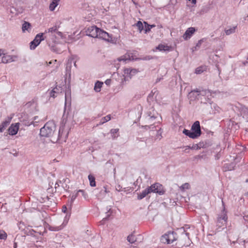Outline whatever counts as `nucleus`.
Returning a JSON list of instances; mask_svg holds the SVG:
<instances>
[{"label":"nucleus","mask_w":248,"mask_h":248,"mask_svg":"<svg viewBox=\"0 0 248 248\" xmlns=\"http://www.w3.org/2000/svg\"><path fill=\"white\" fill-rule=\"evenodd\" d=\"M56 130V125L53 121H48L40 129V135L41 137H50L53 136Z\"/></svg>","instance_id":"nucleus-1"},{"label":"nucleus","mask_w":248,"mask_h":248,"mask_svg":"<svg viewBox=\"0 0 248 248\" xmlns=\"http://www.w3.org/2000/svg\"><path fill=\"white\" fill-rule=\"evenodd\" d=\"M222 202L223 209L221 213L220 214L218 215L216 220V230H217L218 231H220L219 229L221 227H226V222L228 219L227 211L225 210L224 203L223 201H222Z\"/></svg>","instance_id":"nucleus-2"},{"label":"nucleus","mask_w":248,"mask_h":248,"mask_svg":"<svg viewBox=\"0 0 248 248\" xmlns=\"http://www.w3.org/2000/svg\"><path fill=\"white\" fill-rule=\"evenodd\" d=\"M177 239V233L173 231H169L161 237L160 241L164 244H171L176 241Z\"/></svg>","instance_id":"nucleus-3"},{"label":"nucleus","mask_w":248,"mask_h":248,"mask_svg":"<svg viewBox=\"0 0 248 248\" xmlns=\"http://www.w3.org/2000/svg\"><path fill=\"white\" fill-rule=\"evenodd\" d=\"M195 93H197V95H198V97H199L198 98V99H200L202 100V97L207 96L208 99L209 100L210 99L209 97H211L212 96L211 93L210 92V91L209 90H205L200 91L198 89H196V90H194L192 91L188 94L189 97L191 100H194L196 96H193L192 95H193V94H194Z\"/></svg>","instance_id":"nucleus-4"},{"label":"nucleus","mask_w":248,"mask_h":248,"mask_svg":"<svg viewBox=\"0 0 248 248\" xmlns=\"http://www.w3.org/2000/svg\"><path fill=\"white\" fill-rule=\"evenodd\" d=\"M150 188L151 189V191L152 190V192L156 193L159 195H162L165 193V190L163 186L158 183H155L152 185L150 186Z\"/></svg>","instance_id":"nucleus-5"},{"label":"nucleus","mask_w":248,"mask_h":248,"mask_svg":"<svg viewBox=\"0 0 248 248\" xmlns=\"http://www.w3.org/2000/svg\"><path fill=\"white\" fill-rule=\"evenodd\" d=\"M43 35V33H39L36 35L34 40L30 43L31 49H34L42 41L45 40Z\"/></svg>","instance_id":"nucleus-6"},{"label":"nucleus","mask_w":248,"mask_h":248,"mask_svg":"<svg viewBox=\"0 0 248 248\" xmlns=\"http://www.w3.org/2000/svg\"><path fill=\"white\" fill-rule=\"evenodd\" d=\"M100 28L95 26H91L87 29L86 32L88 36L93 38H97Z\"/></svg>","instance_id":"nucleus-7"},{"label":"nucleus","mask_w":248,"mask_h":248,"mask_svg":"<svg viewBox=\"0 0 248 248\" xmlns=\"http://www.w3.org/2000/svg\"><path fill=\"white\" fill-rule=\"evenodd\" d=\"M191 131L193 132L197 138L201 135L202 131L200 124L198 121L195 122L192 124L191 126Z\"/></svg>","instance_id":"nucleus-8"},{"label":"nucleus","mask_w":248,"mask_h":248,"mask_svg":"<svg viewBox=\"0 0 248 248\" xmlns=\"http://www.w3.org/2000/svg\"><path fill=\"white\" fill-rule=\"evenodd\" d=\"M108 42H112L113 39L111 36L106 31L100 29L99 30L98 37Z\"/></svg>","instance_id":"nucleus-9"},{"label":"nucleus","mask_w":248,"mask_h":248,"mask_svg":"<svg viewBox=\"0 0 248 248\" xmlns=\"http://www.w3.org/2000/svg\"><path fill=\"white\" fill-rule=\"evenodd\" d=\"M68 132L64 130V125H62L60 127L58 140L66 141L68 137Z\"/></svg>","instance_id":"nucleus-10"},{"label":"nucleus","mask_w":248,"mask_h":248,"mask_svg":"<svg viewBox=\"0 0 248 248\" xmlns=\"http://www.w3.org/2000/svg\"><path fill=\"white\" fill-rule=\"evenodd\" d=\"M19 129V123H16L15 124H12L8 128L9 134L10 135L13 136L17 134Z\"/></svg>","instance_id":"nucleus-11"},{"label":"nucleus","mask_w":248,"mask_h":248,"mask_svg":"<svg viewBox=\"0 0 248 248\" xmlns=\"http://www.w3.org/2000/svg\"><path fill=\"white\" fill-rule=\"evenodd\" d=\"M148 120H155L158 116V113L153 108H151L147 112Z\"/></svg>","instance_id":"nucleus-12"},{"label":"nucleus","mask_w":248,"mask_h":248,"mask_svg":"<svg viewBox=\"0 0 248 248\" xmlns=\"http://www.w3.org/2000/svg\"><path fill=\"white\" fill-rule=\"evenodd\" d=\"M195 29L193 27L188 28L185 33L183 35V38L185 40H187L188 38H190L192 35L195 32Z\"/></svg>","instance_id":"nucleus-13"},{"label":"nucleus","mask_w":248,"mask_h":248,"mask_svg":"<svg viewBox=\"0 0 248 248\" xmlns=\"http://www.w3.org/2000/svg\"><path fill=\"white\" fill-rule=\"evenodd\" d=\"M151 193H152V190L151 191L150 186H148L146 188L143 190L141 193L138 194V199L139 200H140Z\"/></svg>","instance_id":"nucleus-14"},{"label":"nucleus","mask_w":248,"mask_h":248,"mask_svg":"<svg viewBox=\"0 0 248 248\" xmlns=\"http://www.w3.org/2000/svg\"><path fill=\"white\" fill-rule=\"evenodd\" d=\"M68 104H71V93L69 91V88L65 91V107Z\"/></svg>","instance_id":"nucleus-15"},{"label":"nucleus","mask_w":248,"mask_h":248,"mask_svg":"<svg viewBox=\"0 0 248 248\" xmlns=\"http://www.w3.org/2000/svg\"><path fill=\"white\" fill-rule=\"evenodd\" d=\"M108 192L107 188L104 186L100 191L99 193L97 194L96 196L98 199H102L106 196V194Z\"/></svg>","instance_id":"nucleus-16"},{"label":"nucleus","mask_w":248,"mask_h":248,"mask_svg":"<svg viewBox=\"0 0 248 248\" xmlns=\"http://www.w3.org/2000/svg\"><path fill=\"white\" fill-rule=\"evenodd\" d=\"M183 133L191 139H197V137L194 134L193 132H192V131L184 129V130L183 131Z\"/></svg>","instance_id":"nucleus-17"},{"label":"nucleus","mask_w":248,"mask_h":248,"mask_svg":"<svg viewBox=\"0 0 248 248\" xmlns=\"http://www.w3.org/2000/svg\"><path fill=\"white\" fill-rule=\"evenodd\" d=\"M13 56L11 55H4L1 59V62L2 63H6L13 62Z\"/></svg>","instance_id":"nucleus-18"},{"label":"nucleus","mask_w":248,"mask_h":248,"mask_svg":"<svg viewBox=\"0 0 248 248\" xmlns=\"http://www.w3.org/2000/svg\"><path fill=\"white\" fill-rule=\"evenodd\" d=\"M64 227L63 223L59 226H50L48 225V229L51 231H59L62 229Z\"/></svg>","instance_id":"nucleus-19"},{"label":"nucleus","mask_w":248,"mask_h":248,"mask_svg":"<svg viewBox=\"0 0 248 248\" xmlns=\"http://www.w3.org/2000/svg\"><path fill=\"white\" fill-rule=\"evenodd\" d=\"M45 34H46L44 38L45 39H46L47 41H48L49 40H52L53 42H54L55 41V35L53 33H51L50 32H47L45 33Z\"/></svg>","instance_id":"nucleus-20"},{"label":"nucleus","mask_w":248,"mask_h":248,"mask_svg":"<svg viewBox=\"0 0 248 248\" xmlns=\"http://www.w3.org/2000/svg\"><path fill=\"white\" fill-rule=\"evenodd\" d=\"M48 46L50 47L51 50L53 52H55L57 53H60L62 52V50L57 47V46L55 45H51L49 42H47Z\"/></svg>","instance_id":"nucleus-21"},{"label":"nucleus","mask_w":248,"mask_h":248,"mask_svg":"<svg viewBox=\"0 0 248 248\" xmlns=\"http://www.w3.org/2000/svg\"><path fill=\"white\" fill-rule=\"evenodd\" d=\"M31 24L28 22L25 21L22 25V31L25 32L26 31H27L28 32H29V30H31Z\"/></svg>","instance_id":"nucleus-22"},{"label":"nucleus","mask_w":248,"mask_h":248,"mask_svg":"<svg viewBox=\"0 0 248 248\" xmlns=\"http://www.w3.org/2000/svg\"><path fill=\"white\" fill-rule=\"evenodd\" d=\"M10 121H3L0 125V132H2L9 124Z\"/></svg>","instance_id":"nucleus-23"},{"label":"nucleus","mask_w":248,"mask_h":248,"mask_svg":"<svg viewBox=\"0 0 248 248\" xmlns=\"http://www.w3.org/2000/svg\"><path fill=\"white\" fill-rule=\"evenodd\" d=\"M60 0H53L52 2L49 5V10L51 11L54 10L56 7L58 5V2Z\"/></svg>","instance_id":"nucleus-24"},{"label":"nucleus","mask_w":248,"mask_h":248,"mask_svg":"<svg viewBox=\"0 0 248 248\" xmlns=\"http://www.w3.org/2000/svg\"><path fill=\"white\" fill-rule=\"evenodd\" d=\"M103 84V83L102 82H101L99 81H97L95 83V86L94 87V90L95 91V92H99L101 91V88Z\"/></svg>","instance_id":"nucleus-25"},{"label":"nucleus","mask_w":248,"mask_h":248,"mask_svg":"<svg viewBox=\"0 0 248 248\" xmlns=\"http://www.w3.org/2000/svg\"><path fill=\"white\" fill-rule=\"evenodd\" d=\"M127 240L130 243L133 244L137 241V238L133 233H131L127 237Z\"/></svg>","instance_id":"nucleus-26"},{"label":"nucleus","mask_w":248,"mask_h":248,"mask_svg":"<svg viewBox=\"0 0 248 248\" xmlns=\"http://www.w3.org/2000/svg\"><path fill=\"white\" fill-rule=\"evenodd\" d=\"M117 60L119 62L123 61L126 63V62L129 61L130 59L129 55L125 54L124 55H123V56L118 58Z\"/></svg>","instance_id":"nucleus-27"},{"label":"nucleus","mask_w":248,"mask_h":248,"mask_svg":"<svg viewBox=\"0 0 248 248\" xmlns=\"http://www.w3.org/2000/svg\"><path fill=\"white\" fill-rule=\"evenodd\" d=\"M79 192H81V193H84V191L83 190H79L76 193H74L73 194V195H72V196L71 197V200H70V204H72V203L74 202L75 200L77 198V197L78 196V194Z\"/></svg>","instance_id":"nucleus-28"},{"label":"nucleus","mask_w":248,"mask_h":248,"mask_svg":"<svg viewBox=\"0 0 248 248\" xmlns=\"http://www.w3.org/2000/svg\"><path fill=\"white\" fill-rule=\"evenodd\" d=\"M88 179L90 181V186H95L96 185L95 177L93 175L90 174L88 176Z\"/></svg>","instance_id":"nucleus-29"},{"label":"nucleus","mask_w":248,"mask_h":248,"mask_svg":"<svg viewBox=\"0 0 248 248\" xmlns=\"http://www.w3.org/2000/svg\"><path fill=\"white\" fill-rule=\"evenodd\" d=\"M237 28V26H234V27H233L232 28H230L228 30H226L225 31V33L227 35H230L232 33H233L235 32V30Z\"/></svg>","instance_id":"nucleus-30"},{"label":"nucleus","mask_w":248,"mask_h":248,"mask_svg":"<svg viewBox=\"0 0 248 248\" xmlns=\"http://www.w3.org/2000/svg\"><path fill=\"white\" fill-rule=\"evenodd\" d=\"M135 26L138 28L140 32H141L144 30L143 24L140 21H138Z\"/></svg>","instance_id":"nucleus-31"},{"label":"nucleus","mask_w":248,"mask_h":248,"mask_svg":"<svg viewBox=\"0 0 248 248\" xmlns=\"http://www.w3.org/2000/svg\"><path fill=\"white\" fill-rule=\"evenodd\" d=\"M156 49H158L160 51H166V50H169V46H165L162 44L159 45L157 47Z\"/></svg>","instance_id":"nucleus-32"},{"label":"nucleus","mask_w":248,"mask_h":248,"mask_svg":"<svg viewBox=\"0 0 248 248\" xmlns=\"http://www.w3.org/2000/svg\"><path fill=\"white\" fill-rule=\"evenodd\" d=\"M57 27L56 26H53L51 28H49L47 30H46L45 32L43 33L44 34H45V33L50 32L51 33L55 34V32L56 31V30L57 29Z\"/></svg>","instance_id":"nucleus-33"},{"label":"nucleus","mask_w":248,"mask_h":248,"mask_svg":"<svg viewBox=\"0 0 248 248\" xmlns=\"http://www.w3.org/2000/svg\"><path fill=\"white\" fill-rule=\"evenodd\" d=\"M119 130V129L118 128L112 129L110 130V133L111 134V136L113 139H115L116 137L118 136V135H116V134L118 133Z\"/></svg>","instance_id":"nucleus-34"},{"label":"nucleus","mask_w":248,"mask_h":248,"mask_svg":"<svg viewBox=\"0 0 248 248\" xmlns=\"http://www.w3.org/2000/svg\"><path fill=\"white\" fill-rule=\"evenodd\" d=\"M144 31L145 33H147L149 32L152 28V26H151V25H149L147 23V22L144 21Z\"/></svg>","instance_id":"nucleus-35"},{"label":"nucleus","mask_w":248,"mask_h":248,"mask_svg":"<svg viewBox=\"0 0 248 248\" xmlns=\"http://www.w3.org/2000/svg\"><path fill=\"white\" fill-rule=\"evenodd\" d=\"M209 9L210 8L207 5L203 6L200 12V14L201 15H202L204 13H207L209 11Z\"/></svg>","instance_id":"nucleus-36"},{"label":"nucleus","mask_w":248,"mask_h":248,"mask_svg":"<svg viewBox=\"0 0 248 248\" xmlns=\"http://www.w3.org/2000/svg\"><path fill=\"white\" fill-rule=\"evenodd\" d=\"M182 237L184 239H185L186 242V241H189V233L188 232H186L184 230V232L182 234Z\"/></svg>","instance_id":"nucleus-37"},{"label":"nucleus","mask_w":248,"mask_h":248,"mask_svg":"<svg viewBox=\"0 0 248 248\" xmlns=\"http://www.w3.org/2000/svg\"><path fill=\"white\" fill-rule=\"evenodd\" d=\"M7 237V233L3 230H0V240H6Z\"/></svg>","instance_id":"nucleus-38"},{"label":"nucleus","mask_w":248,"mask_h":248,"mask_svg":"<svg viewBox=\"0 0 248 248\" xmlns=\"http://www.w3.org/2000/svg\"><path fill=\"white\" fill-rule=\"evenodd\" d=\"M111 119V117H110V115H107L106 116L103 117L102 119V120L103 121H101L100 122V124H103L104 123L107 122H108V121H109Z\"/></svg>","instance_id":"nucleus-39"},{"label":"nucleus","mask_w":248,"mask_h":248,"mask_svg":"<svg viewBox=\"0 0 248 248\" xmlns=\"http://www.w3.org/2000/svg\"><path fill=\"white\" fill-rule=\"evenodd\" d=\"M205 69V68L204 67H199L197 68L195 70V73L197 74H200L202 73Z\"/></svg>","instance_id":"nucleus-40"},{"label":"nucleus","mask_w":248,"mask_h":248,"mask_svg":"<svg viewBox=\"0 0 248 248\" xmlns=\"http://www.w3.org/2000/svg\"><path fill=\"white\" fill-rule=\"evenodd\" d=\"M142 127L144 128L146 130H148L149 129H152L153 130L155 129L156 130V126H154L153 124H150V125H146L142 126Z\"/></svg>","instance_id":"nucleus-41"},{"label":"nucleus","mask_w":248,"mask_h":248,"mask_svg":"<svg viewBox=\"0 0 248 248\" xmlns=\"http://www.w3.org/2000/svg\"><path fill=\"white\" fill-rule=\"evenodd\" d=\"M189 149L198 150V149H200V148H199V146H198V144H196L193 145V146L191 147H190V146H186V150H189Z\"/></svg>","instance_id":"nucleus-42"},{"label":"nucleus","mask_w":248,"mask_h":248,"mask_svg":"<svg viewBox=\"0 0 248 248\" xmlns=\"http://www.w3.org/2000/svg\"><path fill=\"white\" fill-rule=\"evenodd\" d=\"M55 35L56 38H57L58 37H60L61 38H62V33L58 31V29L56 30V31L55 32Z\"/></svg>","instance_id":"nucleus-43"},{"label":"nucleus","mask_w":248,"mask_h":248,"mask_svg":"<svg viewBox=\"0 0 248 248\" xmlns=\"http://www.w3.org/2000/svg\"><path fill=\"white\" fill-rule=\"evenodd\" d=\"M189 184L188 183H185L183 184L181 186V189L184 190L185 189H189Z\"/></svg>","instance_id":"nucleus-44"},{"label":"nucleus","mask_w":248,"mask_h":248,"mask_svg":"<svg viewBox=\"0 0 248 248\" xmlns=\"http://www.w3.org/2000/svg\"><path fill=\"white\" fill-rule=\"evenodd\" d=\"M53 90H55V91H57V93H60L62 92V91L63 90V88L62 87H60V86L58 87L57 86H56V87L53 89Z\"/></svg>","instance_id":"nucleus-45"},{"label":"nucleus","mask_w":248,"mask_h":248,"mask_svg":"<svg viewBox=\"0 0 248 248\" xmlns=\"http://www.w3.org/2000/svg\"><path fill=\"white\" fill-rule=\"evenodd\" d=\"M204 38H202L201 40H200L197 43L196 45V46H195V49H196V48H200L203 42L204 41Z\"/></svg>","instance_id":"nucleus-46"},{"label":"nucleus","mask_w":248,"mask_h":248,"mask_svg":"<svg viewBox=\"0 0 248 248\" xmlns=\"http://www.w3.org/2000/svg\"><path fill=\"white\" fill-rule=\"evenodd\" d=\"M33 124L34 125V123H33V121H24V124L25 125H27V126H30L31 125V124Z\"/></svg>","instance_id":"nucleus-47"},{"label":"nucleus","mask_w":248,"mask_h":248,"mask_svg":"<svg viewBox=\"0 0 248 248\" xmlns=\"http://www.w3.org/2000/svg\"><path fill=\"white\" fill-rule=\"evenodd\" d=\"M57 91H55V90H52L50 93V96L53 98H55V97H56L57 95L55 94H58V93H57Z\"/></svg>","instance_id":"nucleus-48"},{"label":"nucleus","mask_w":248,"mask_h":248,"mask_svg":"<svg viewBox=\"0 0 248 248\" xmlns=\"http://www.w3.org/2000/svg\"><path fill=\"white\" fill-rule=\"evenodd\" d=\"M125 188H123L121 186H120V185L116 187V189L117 191H125Z\"/></svg>","instance_id":"nucleus-49"},{"label":"nucleus","mask_w":248,"mask_h":248,"mask_svg":"<svg viewBox=\"0 0 248 248\" xmlns=\"http://www.w3.org/2000/svg\"><path fill=\"white\" fill-rule=\"evenodd\" d=\"M162 133V129L161 128H160L159 130H157V133H156V137L160 136L161 137H162V136H161Z\"/></svg>","instance_id":"nucleus-50"},{"label":"nucleus","mask_w":248,"mask_h":248,"mask_svg":"<svg viewBox=\"0 0 248 248\" xmlns=\"http://www.w3.org/2000/svg\"><path fill=\"white\" fill-rule=\"evenodd\" d=\"M198 146H199L200 149H201V148H205L206 147L205 145L204 144V143L203 142H199V143H198Z\"/></svg>","instance_id":"nucleus-51"},{"label":"nucleus","mask_w":248,"mask_h":248,"mask_svg":"<svg viewBox=\"0 0 248 248\" xmlns=\"http://www.w3.org/2000/svg\"><path fill=\"white\" fill-rule=\"evenodd\" d=\"M111 80L110 79H108L105 81V83L107 85H109L111 83Z\"/></svg>","instance_id":"nucleus-52"},{"label":"nucleus","mask_w":248,"mask_h":248,"mask_svg":"<svg viewBox=\"0 0 248 248\" xmlns=\"http://www.w3.org/2000/svg\"><path fill=\"white\" fill-rule=\"evenodd\" d=\"M152 59V57L150 56H147L145 57H144L142 60H149Z\"/></svg>","instance_id":"nucleus-53"},{"label":"nucleus","mask_w":248,"mask_h":248,"mask_svg":"<svg viewBox=\"0 0 248 248\" xmlns=\"http://www.w3.org/2000/svg\"><path fill=\"white\" fill-rule=\"evenodd\" d=\"M66 210H67V208H66V206H65V205L63 206L62 207V211L64 213H65Z\"/></svg>","instance_id":"nucleus-54"},{"label":"nucleus","mask_w":248,"mask_h":248,"mask_svg":"<svg viewBox=\"0 0 248 248\" xmlns=\"http://www.w3.org/2000/svg\"><path fill=\"white\" fill-rule=\"evenodd\" d=\"M244 219L246 222H248V216H244Z\"/></svg>","instance_id":"nucleus-55"},{"label":"nucleus","mask_w":248,"mask_h":248,"mask_svg":"<svg viewBox=\"0 0 248 248\" xmlns=\"http://www.w3.org/2000/svg\"><path fill=\"white\" fill-rule=\"evenodd\" d=\"M248 63V57H247V60H246V61H244V62H243V64H244V65H246V64H247Z\"/></svg>","instance_id":"nucleus-56"},{"label":"nucleus","mask_w":248,"mask_h":248,"mask_svg":"<svg viewBox=\"0 0 248 248\" xmlns=\"http://www.w3.org/2000/svg\"><path fill=\"white\" fill-rule=\"evenodd\" d=\"M59 186V182H57L56 183H55V188H57Z\"/></svg>","instance_id":"nucleus-57"},{"label":"nucleus","mask_w":248,"mask_h":248,"mask_svg":"<svg viewBox=\"0 0 248 248\" xmlns=\"http://www.w3.org/2000/svg\"><path fill=\"white\" fill-rule=\"evenodd\" d=\"M192 95L193 96H196V97H195V98L194 99H196V98L198 99V98L199 97H198V95H197V93H195L194 94H193V95Z\"/></svg>","instance_id":"nucleus-58"},{"label":"nucleus","mask_w":248,"mask_h":248,"mask_svg":"<svg viewBox=\"0 0 248 248\" xmlns=\"http://www.w3.org/2000/svg\"><path fill=\"white\" fill-rule=\"evenodd\" d=\"M162 79V78H157L156 80L155 83L159 82Z\"/></svg>","instance_id":"nucleus-59"},{"label":"nucleus","mask_w":248,"mask_h":248,"mask_svg":"<svg viewBox=\"0 0 248 248\" xmlns=\"http://www.w3.org/2000/svg\"><path fill=\"white\" fill-rule=\"evenodd\" d=\"M38 116H35V117L33 118V122H34V121H36V120H38Z\"/></svg>","instance_id":"nucleus-60"},{"label":"nucleus","mask_w":248,"mask_h":248,"mask_svg":"<svg viewBox=\"0 0 248 248\" xmlns=\"http://www.w3.org/2000/svg\"><path fill=\"white\" fill-rule=\"evenodd\" d=\"M4 50L2 49H0V56L3 54Z\"/></svg>","instance_id":"nucleus-61"},{"label":"nucleus","mask_w":248,"mask_h":248,"mask_svg":"<svg viewBox=\"0 0 248 248\" xmlns=\"http://www.w3.org/2000/svg\"><path fill=\"white\" fill-rule=\"evenodd\" d=\"M16 247H17V243L16 242H15L14 245V248H16Z\"/></svg>","instance_id":"nucleus-62"},{"label":"nucleus","mask_w":248,"mask_h":248,"mask_svg":"<svg viewBox=\"0 0 248 248\" xmlns=\"http://www.w3.org/2000/svg\"><path fill=\"white\" fill-rule=\"evenodd\" d=\"M196 1H197L196 0H192V3L193 4H196Z\"/></svg>","instance_id":"nucleus-63"},{"label":"nucleus","mask_w":248,"mask_h":248,"mask_svg":"<svg viewBox=\"0 0 248 248\" xmlns=\"http://www.w3.org/2000/svg\"><path fill=\"white\" fill-rule=\"evenodd\" d=\"M135 71H136V70H130V71L129 74H131V73L132 72H133V73H135Z\"/></svg>","instance_id":"nucleus-64"}]
</instances>
